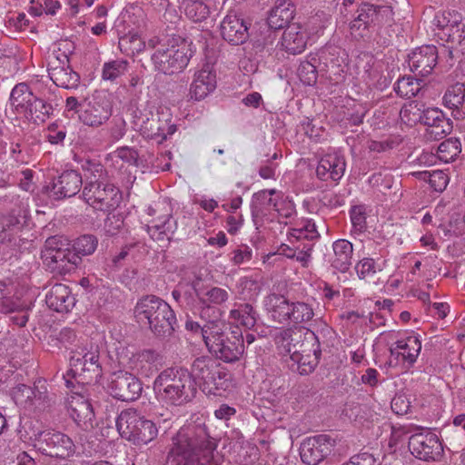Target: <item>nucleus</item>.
<instances>
[{
    "label": "nucleus",
    "mask_w": 465,
    "mask_h": 465,
    "mask_svg": "<svg viewBox=\"0 0 465 465\" xmlns=\"http://www.w3.org/2000/svg\"><path fill=\"white\" fill-rule=\"evenodd\" d=\"M274 213L283 218H290L295 213V206L292 201L288 199L279 197L277 198L276 203L273 204Z\"/></svg>",
    "instance_id": "63"
},
{
    "label": "nucleus",
    "mask_w": 465,
    "mask_h": 465,
    "mask_svg": "<svg viewBox=\"0 0 465 465\" xmlns=\"http://www.w3.org/2000/svg\"><path fill=\"white\" fill-rule=\"evenodd\" d=\"M288 240L290 242H313L320 237V233L316 229L315 223L312 220L302 221L297 227L291 229L288 232Z\"/></svg>",
    "instance_id": "39"
},
{
    "label": "nucleus",
    "mask_w": 465,
    "mask_h": 465,
    "mask_svg": "<svg viewBox=\"0 0 465 465\" xmlns=\"http://www.w3.org/2000/svg\"><path fill=\"white\" fill-rule=\"evenodd\" d=\"M301 337L300 330L284 329L276 335L275 343L281 353L291 356L294 350H298Z\"/></svg>",
    "instance_id": "42"
},
{
    "label": "nucleus",
    "mask_w": 465,
    "mask_h": 465,
    "mask_svg": "<svg viewBox=\"0 0 465 465\" xmlns=\"http://www.w3.org/2000/svg\"><path fill=\"white\" fill-rule=\"evenodd\" d=\"M429 183L436 192H442L449 183L448 175L440 170L433 171L429 174Z\"/></svg>",
    "instance_id": "62"
},
{
    "label": "nucleus",
    "mask_w": 465,
    "mask_h": 465,
    "mask_svg": "<svg viewBox=\"0 0 465 465\" xmlns=\"http://www.w3.org/2000/svg\"><path fill=\"white\" fill-rule=\"evenodd\" d=\"M112 114V95L104 91H97L83 103L78 111V119L84 125L99 128L109 121Z\"/></svg>",
    "instance_id": "12"
},
{
    "label": "nucleus",
    "mask_w": 465,
    "mask_h": 465,
    "mask_svg": "<svg viewBox=\"0 0 465 465\" xmlns=\"http://www.w3.org/2000/svg\"><path fill=\"white\" fill-rule=\"evenodd\" d=\"M124 225V218L121 214H108L104 223V232L107 236H114L120 232Z\"/></svg>",
    "instance_id": "59"
},
{
    "label": "nucleus",
    "mask_w": 465,
    "mask_h": 465,
    "mask_svg": "<svg viewBox=\"0 0 465 465\" xmlns=\"http://www.w3.org/2000/svg\"><path fill=\"white\" fill-rule=\"evenodd\" d=\"M462 21L461 15L457 11H442L438 12L432 21L435 35L439 37H445L446 32H450V29L460 24Z\"/></svg>",
    "instance_id": "40"
},
{
    "label": "nucleus",
    "mask_w": 465,
    "mask_h": 465,
    "mask_svg": "<svg viewBox=\"0 0 465 465\" xmlns=\"http://www.w3.org/2000/svg\"><path fill=\"white\" fill-rule=\"evenodd\" d=\"M184 14L191 21L199 23L209 16L210 10L203 1L191 0L185 4Z\"/></svg>",
    "instance_id": "51"
},
{
    "label": "nucleus",
    "mask_w": 465,
    "mask_h": 465,
    "mask_svg": "<svg viewBox=\"0 0 465 465\" xmlns=\"http://www.w3.org/2000/svg\"><path fill=\"white\" fill-rule=\"evenodd\" d=\"M35 94L25 83L15 85L10 94V104L18 114H23Z\"/></svg>",
    "instance_id": "44"
},
{
    "label": "nucleus",
    "mask_w": 465,
    "mask_h": 465,
    "mask_svg": "<svg viewBox=\"0 0 465 465\" xmlns=\"http://www.w3.org/2000/svg\"><path fill=\"white\" fill-rule=\"evenodd\" d=\"M74 377L82 378L83 382L89 383L102 376L97 349L78 348L70 357V370Z\"/></svg>",
    "instance_id": "15"
},
{
    "label": "nucleus",
    "mask_w": 465,
    "mask_h": 465,
    "mask_svg": "<svg viewBox=\"0 0 465 465\" xmlns=\"http://www.w3.org/2000/svg\"><path fill=\"white\" fill-rule=\"evenodd\" d=\"M320 59L324 60V64L328 70L333 74H340L344 72L347 66L344 63V58L340 57V54L336 48L327 47L321 52Z\"/></svg>",
    "instance_id": "46"
},
{
    "label": "nucleus",
    "mask_w": 465,
    "mask_h": 465,
    "mask_svg": "<svg viewBox=\"0 0 465 465\" xmlns=\"http://www.w3.org/2000/svg\"><path fill=\"white\" fill-rule=\"evenodd\" d=\"M438 60V51L434 45H422L409 54L408 64L416 75L425 77L435 67Z\"/></svg>",
    "instance_id": "25"
},
{
    "label": "nucleus",
    "mask_w": 465,
    "mask_h": 465,
    "mask_svg": "<svg viewBox=\"0 0 465 465\" xmlns=\"http://www.w3.org/2000/svg\"><path fill=\"white\" fill-rule=\"evenodd\" d=\"M248 29L245 20L233 11H230L220 25L223 38L232 45H242L248 40Z\"/></svg>",
    "instance_id": "24"
},
{
    "label": "nucleus",
    "mask_w": 465,
    "mask_h": 465,
    "mask_svg": "<svg viewBox=\"0 0 465 465\" xmlns=\"http://www.w3.org/2000/svg\"><path fill=\"white\" fill-rule=\"evenodd\" d=\"M411 401L405 394H396L391 402L392 411L397 415H404L411 410Z\"/></svg>",
    "instance_id": "60"
},
{
    "label": "nucleus",
    "mask_w": 465,
    "mask_h": 465,
    "mask_svg": "<svg viewBox=\"0 0 465 465\" xmlns=\"http://www.w3.org/2000/svg\"><path fill=\"white\" fill-rule=\"evenodd\" d=\"M67 243L63 242L56 237L46 240L45 248L42 251V259L46 267L54 273L64 275L74 271L81 258L74 252Z\"/></svg>",
    "instance_id": "11"
},
{
    "label": "nucleus",
    "mask_w": 465,
    "mask_h": 465,
    "mask_svg": "<svg viewBox=\"0 0 465 465\" xmlns=\"http://www.w3.org/2000/svg\"><path fill=\"white\" fill-rule=\"evenodd\" d=\"M119 45L121 50L132 54H139L146 47L148 48L147 43L143 42L136 34L122 37L119 41Z\"/></svg>",
    "instance_id": "55"
},
{
    "label": "nucleus",
    "mask_w": 465,
    "mask_h": 465,
    "mask_svg": "<svg viewBox=\"0 0 465 465\" xmlns=\"http://www.w3.org/2000/svg\"><path fill=\"white\" fill-rule=\"evenodd\" d=\"M67 406L71 418L77 425L85 429L92 426L94 413L87 398L82 394L74 393L68 399Z\"/></svg>",
    "instance_id": "32"
},
{
    "label": "nucleus",
    "mask_w": 465,
    "mask_h": 465,
    "mask_svg": "<svg viewBox=\"0 0 465 465\" xmlns=\"http://www.w3.org/2000/svg\"><path fill=\"white\" fill-rule=\"evenodd\" d=\"M409 450L413 456L425 461L436 460L443 452L440 439L430 431L411 435L409 439Z\"/></svg>",
    "instance_id": "20"
},
{
    "label": "nucleus",
    "mask_w": 465,
    "mask_h": 465,
    "mask_svg": "<svg viewBox=\"0 0 465 465\" xmlns=\"http://www.w3.org/2000/svg\"><path fill=\"white\" fill-rule=\"evenodd\" d=\"M268 316L275 322L303 323L311 321L314 312L311 305L303 302H291L284 295L270 293L263 300Z\"/></svg>",
    "instance_id": "9"
},
{
    "label": "nucleus",
    "mask_w": 465,
    "mask_h": 465,
    "mask_svg": "<svg viewBox=\"0 0 465 465\" xmlns=\"http://www.w3.org/2000/svg\"><path fill=\"white\" fill-rule=\"evenodd\" d=\"M116 428L123 438L137 445H146L158 435L155 423L144 419L134 409L124 410L119 414Z\"/></svg>",
    "instance_id": "10"
},
{
    "label": "nucleus",
    "mask_w": 465,
    "mask_h": 465,
    "mask_svg": "<svg viewBox=\"0 0 465 465\" xmlns=\"http://www.w3.org/2000/svg\"><path fill=\"white\" fill-rule=\"evenodd\" d=\"M461 152V143L458 138L450 137L442 143L438 147L437 156L444 163L454 161Z\"/></svg>",
    "instance_id": "47"
},
{
    "label": "nucleus",
    "mask_w": 465,
    "mask_h": 465,
    "mask_svg": "<svg viewBox=\"0 0 465 465\" xmlns=\"http://www.w3.org/2000/svg\"><path fill=\"white\" fill-rule=\"evenodd\" d=\"M45 302L57 312H68L74 307L76 300L67 285L56 283L47 292Z\"/></svg>",
    "instance_id": "31"
},
{
    "label": "nucleus",
    "mask_w": 465,
    "mask_h": 465,
    "mask_svg": "<svg viewBox=\"0 0 465 465\" xmlns=\"http://www.w3.org/2000/svg\"><path fill=\"white\" fill-rule=\"evenodd\" d=\"M154 106L150 102L139 104L133 114V123L141 134L157 143H163L176 131L172 124V115L167 109L159 108L153 112Z\"/></svg>",
    "instance_id": "6"
},
{
    "label": "nucleus",
    "mask_w": 465,
    "mask_h": 465,
    "mask_svg": "<svg viewBox=\"0 0 465 465\" xmlns=\"http://www.w3.org/2000/svg\"><path fill=\"white\" fill-rule=\"evenodd\" d=\"M53 111L51 104L34 95L23 114L29 121L39 124L45 123L52 115Z\"/></svg>",
    "instance_id": "38"
},
{
    "label": "nucleus",
    "mask_w": 465,
    "mask_h": 465,
    "mask_svg": "<svg viewBox=\"0 0 465 465\" xmlns=\"http://www.w3.org/2000/svg\"><path fill=\"white\" fill-rule=\"evenodd\" d=\"M66 131L64 126L59 127L57 124H51L47 128L46 139L52 144H62L65 139Z\"/></svg>",
    "instance_id": "64"
},
{
    "label": "nucleus",
    "mask_w": 465,
    "mask_h": 465,
    "mask_svg": "<svg viewBox=\"0 0 465 465\" xmlns=\"http://www.w3.org/2000/svg\"><path fill=\"white\" fill-rule=\"evenodd\" d=\"M276 195V190H262L253 194L252 200V213L253 217L264 218L272 216L274 214V206L278 196Z\"/></svg>",
    "instance_id": "35"
},
{
    "label": "nucleus",
    "mask_w": 465,
    "mask_h": 465,
    "mask_svg": "<svg viewBox=\"0 0 465 465\" xmlns=\"http://www.w3.org/2000/svg\"><path fill=\"white\" fill-rule=\"evenodd\" d=\"M128 67V62L124 59H116L104 64L102 70V79L104 81L114 82L117 78L125 74Z\"/></svg>",
    "instance_id": "50"
},
{
    "label": "nucleus",
    "mask_w": 465,
    "mask_h": 465,
    "mask_svg": "<svg viewBox=\"0 0 465 465\" xmlns=\"http://www.w3.org/2000/svg\"><path fill=\"white\" fill-rule=\"evenodd\" d=\"M345 158L339 153H328L319 161L316 174L322 181H339L345 173Z\"/></svg>",
    "instance_id": "29"
},
{
    "label": "nucleus",
    "mask_w": 465,
    "mask_h": 465,
    "mask_svg": "<svg viewBox=\"0 0 465 465\" xmlns=\"http://www.w3.org/2000/svg\"><path fill=\"white\" fill-rule=\"evenodd\" d=\"M41 381L35 385L29 405L42 411L51 406L52 398L49 396L46 387L44 384L39 385Z\"/></svg>",
    "instance_id": "54"
},
{
    "label": "nucleus",
    "mask_w": 465,
    "mask_h": 465,
    "mask_svg": "<svg viewBox=\"0 0 465 465\" xmlns=\"http://www.w3.org/2000/svg\"><path fill=\"white\" fill-rule=\"evenodd\" d=\"M147 45L148 48L155 49L151 56L154 70L164 74L182 72L193 54L192 43L181 37L153 36Z\"/></svg>",
    "instance_id": "3"
},
{
    "label": "nucleus",
    "mask_w": 465,
    "mask_h": 465,
    "mask_svg": "<svg viewBox=\"0 0 465 465\" xmlns=\"http://www.w3.org/2000/svg\"><path fill=\"white\" fill-rule=\"evenodd\" d=\"M216 88V74L209 65H204L194 74L190 85L191 99L201 101L207 97Z\"/></svg>",
    "instance_id": "30"
},
{
    "label": "nucleus",
    "mask_w": 465,
    "mask_h": 465,
    "mask_svg": "<svg viewBox=\"0 0 465 465\" xmlns=\"http://www.w3.org/2000/svg\"><path fill=\"white\" fill-rule=\"evenodd\" d=\"M108 389L114 398L123 401L136 400L143 391L139 379L134 374L124 371L112 374Z\"/></svg>",
    "instance_id": "19"
},
{
    "label": "nucleus",
    "mask_w": 465,
    "mask_h": 465,
    "mask_svg": "<svg viewBox=\"0 0 465 465\" xmlns=\"http://www.w3.org/2000/svg\"><path fill=\"white\" fill-rule=\"evenodd\" d=\"M29 217L28 204L23 201H20L8 214L0 215V240L10 242L12 234L27 224Z\"/></svg>",
    "instance_id": "23"
},
{
    "label": "nucleus",
    "mask_w": 465,
    "mask_h": 465,
    "mask_svg": "<svg viewBox=\"0 0 465 465\" xmlns=\"http://www.w3.org/2000/svg\"><path fill=\"white\" fill-rule=\"evenodd\" d=\"M98 245V240L94 235L84 234L78 237L73 245V252L77 253L78 256L91 255L94 252Z\"/></svg>",
    "instance_id": "53"
},
{
    "label": "nucleus",
    "mask_w": 465,
    "mask_h": 465,
    "mask_svg": "<svg viewBox=\"0 0 465 465\" xmlns=\"http://www.w3.org/2000/svg\"><path fill=\"white\" fill-rule=\"evenodd\" d=\"M439 40L449 44V54L452 55V49L465 48V25L462 24H457L450 29V32H446L445 37H439Z\"/></svg>",
    "instance_id": "45"
},
{
    "label": "nucleus",
    "mask_w": 465,
    "mask_h": 465,
    "mask_svg": "<svg viewBox=\"0 0 465 465\" xmlns=\"http://www.w3.org/2000/svg\"><path fill=\"white\" fill-rule=\"evenodd\" d=\"M256 312L250 303H240L230 312V319L237 325L247 329L252 328L256 323Z\"/></svg>",
    "instance_id": "41"
},
{
    "label": "nucleus",
    "mask_w": 465,
    "mask_h": 465,
    "mask_svg": "<svg viewBox=\"0 0 465 465\" xmlns=\"http://www.w3.org/2000/svg\"><path fill=\"white\" fill-rule=\"evenodd\" d=\"M331 266L341 272H346L352 264L353 245L346 239H339L332 243Z\"/></svg>",
    "instance_id": "33"
},
{
    "label": "nucleus",
    "mask_w": 465,
    "mask_h": 465,
    "mask_svg": "<svg viewBox=\"0 0 465 465\" xmlns=\"http://www.w3.org/2000/svg\"><path fill=\"white\" fill-rule=\"evenodd\" d=\"M134 315L138 322L148 325L157 337L172 335L177 326L171 306L154 295L141 298L134 308Z\"/></svg>",
    "instance_id": "5"
},
{
    "label": "nucleus",
    "mask_w": 465,
    "mask_h": 465,
    "mask_svg": "<svg viewBox=\"0 0 465 465\" xmlns=\"http://www.w3.org/2000/svg\"><path fill=\"white\" fill-rule=\"evenodd\" d=\"M421 350V342L415 336H407L400 339L390 346V367L399 368L401 371L411 368L417 361Z\"/></svg>",
    "instance_id": "17"
},
{
    "label": "nucleus",
    "mask_w": 465,
    "mask_h": 465,
    "mask_svg": "<svg viewBox=\"0 0 465 465\" xmlns=\"http://www.w3.org/2000/svg\"><path fill=\"white\" fill-rule=\"evenodd\" d=\"M237 290L242 300H255L261 291L259 282L252 277H242L237 283Z\"/></svg>",
    "instance_id": "52"
},
{
    "label": "nucleus",
    "mask_w": 465,
    "mask_h": 465,
    "mask_svg": "<svg viewBox=\"0 0 465 465\" xmlns=\"http://www.w3.org/2000/svg\"><path fill=\"white\" fill-rule=\"evenodd\" d=\"M189 372L195 387L199 386L205 394H220L231 391L234 386L232 374L208 356L196 358Z\"/></svg>",
    "instance_id": "7"
},
{
    "label": "nucleus",
    "mask_w": 465,
    "mask_h": 465,
    "mask_svg": "<svg viewBox=\"0 0 465 465\" xmlns=\"http://www.w3.org/2000/svg\"><path fill=\"white\" fill-rule=\"evenodd\" d=\"M193 289L196 297V309L203 317L209 311L220 306L229 300L226 289L213 285H203L200 281L193 282Z\"/></svg>",
    "instance_id": "21"
},
{
    "label": "nucleus",
    "mask_w": 465,
    "mask_h": 465,
    "mask_svg": "<svg viewBox=\"0 0 465 465\" xmlns=\"http://www.w3.org/2000/svg\"><path fill=\"white\" fill-rule=\"evenodd\" d=\"M56 62L48 64V74L54 84L62 88H75L79 83V75L67 64L55 65Z\"/></svg>",
    "instance_id": "37"
},
{
    "label": "nucleus",
    "mask_w": 465,
    "mask_h": 465,
    "mask_svg": "<svg viewBox=\"0 0 465 465\" xmlns=\"http://www.w3.org/2000/svg\"><path fill=\"white\" fill-rule=\"evenodd\" d=\"M294 6L291 1L277 0L274 6L269 11L267 23L274 30L283 28L294 16Z\"/></svg>",
    "instance_id": "34"
},
{
    "label": "nucleus",
    "mask_w": 465,
    "mask_h": 465,
    "mask_svg": "<svg viewBox=\"0 0 465 465\" xmlns=\"http://www.w3.org/2000/svg\"><path fill=\"white\" fill-rule=\"evenodd\" d=\"M333 447L334 440L326 434L308 438L301 445V459L307 465H317L331 452Z\"/></svg>",
    "instance_id": "22"
},
{
    "label": "nucleus",
    "mask_w": 465,
    "mask_h": 465,
    "mask_svg": "<svg viewBox=\"0 0 465 465\" xmlns=\"http://www.w3.org/2000/svg\"><path fill=\"white\" fill-rule=\"evenodd\" d=\"M215 440L210 437L203 423L192 422L183 426L173 439L167 465H219L214 454Z\"/></svg>",
    "instance_id": "1"
},
{
    "label": "nucleus",
    "mask_w": 465,
    "mask_h": 465,
    "mask_svg": "<svg viewBox=\"0 0 465 465\" xmlns=\"http://www.w3.org/2000/svg\"><path fill=\"white\" fill-rule=\"evenodd\" d=\"M424 108L423 104L418 101H411L402 106L400 112V117L401 121L408 125L421 123Z\"/></svg>",
    "instance_id": "48"
},
{
    "label": "nucleus",
    "mask_w": 465,
    "mask_h": 465,
    "mask_svg": "<svg viewBox=\"0 0 465 465\" xmlns=\"http://www.w3.org/2000/svg\"><path fill=\"white\" fill-rule=\"evenodd\" d=\"M420 89V81L411 76H404L399 79L394 86L397 94L406 99L415 96Z\"/></svg>",
    "instance_id": "49"
},
{
    "label": "nucleus",
    "mask_w": 465,
    "mask_h": 465,
    "mask_svg": "<svg viewBox=\"0 0 465 465\" xmlns=\"http://www.w3.org/2000/svg\"><path fill=\"white\" fill-rule=\"evenodd\" d=\"M350 217L352 225L351 232L354 234L362 233L367 227L365 207L362 205L353 206L350 211Z\"/></svg>",
    "instance_id": "56"
},
{
    "label": "nucleus",
    "mask_w": 465,
    "mask_h": 465,
    "mask_svg": "<svg viewBox=\"0 0 465 465\" xmlns=\"http://www.w3.org/2000/svg\"><path fill=\"white\" fill-rule=\"evenodd\" d=\"M151 216L156 215L146 225V231L153 241L169 242L177 229V222L173 218L170 206L164 202H157L147 209Z\"/></svg>",
    "instance_id": "16"
},
{
    "label": "nucleus",
    "mask_w": 465,
    "mask_h": 465,
    "mask_svg": "<svg viewBox=\"0 0 465 465\" xmlns=\"http://www.w3.org/2000/svg\"><path fill=\"white\" fill-rule=\"evenodd\" d=\"M128 363L133 371L150 377L163 365V358L156 350L145 349L134 353Z\"/></svg>",
    "instance_id": "27"
},
{
    "label": "nucleus",
    "mask_w": 465,
    "mask_h": 465,
    "mask_svg": "<svg viewBox=\"0 0 465 465\" xmlns=\"http://www.w3.org/2000/svg\"><path fill=\"white\" fill-rule=\"evenodd\" d=\"M31 439L35 441V447L50 457L66 459L75 452L73 440L67 435L59 431L43 430L34 432Z\"/></svg>",
    "instance_id": "14"
},
{
    "label": "nucleus",
    "mask_w": 465,
    "mask_h": 465,
    "mask_svg": "<svg viewBox=\"0 0 465 465\" xmlns=\"http://www.w3.org/2000/svg\"><path fill=\"white\" fill-rule=\"evenodd\" d=\"M355 271L360 279H366L375 272V262L372 258H363L355 265Z\"/></svg>",
    "instance_id": "61"
},
{
    "label": "nucleus",
    "mask_w": 465,
    "mask_h": 465,
    "mask_svg": "<svg viewBox=\"0 0 465 465\" xmlns=\"http://www.w3.org/2000/svg\"><path fill=\"white\" fill-rule=\"evenodd\" d=\"M421 124L427 126V135L430 139L440 140L452 130L451 121L436 107L424 108Z\"/></svg>",
    "instance_id": "28"
},
{
    "label": "nucleus",
    "mask_w": 465,
    "mask_h": 465,
    "mask_svg": "<svg viewBox=\"0 0 465 465\" xmlns=\"http://www.w3.org/2000/svg\"><path fill=\"white\" fill-rule=\"evenodd\" d=\"M465 102V84L456 83L450 85L442 97V103L445 107L452 110V116L460 120L465 117V112L461 109Z\"/></svg>",
    "instance_id": "36"
},
{
    "label": "nucleus",
    "mask_w": 465,
    "mask_h": 465,
    "mask_svg": "<svg viewBox=\"0 0 465 465\" xmlns=\"http://www.w3.org/2000/svg\"><path fill=\"white\" fill-rule=\"evenodd\" d=\"M226 324L220 321L205 330V345L209 351L224 362L238 361L244 352V339L241 330L227 331Z\"/></svg>",
    "instance_id": "8"
},
{
    "label": "nucleus",
    "mask_w": 465,
    "mask_h": 465,
    "mask_svg": "<svg viewBox=\"0 0 465 465\" xmlns=\"http://www.w3.org/2000/svg\"><path fill=\"white\" fill-rule=\"evenodd\" d=\"M294 246L293 259L302 263V266H307L312 258V252L314 246L313 242H290Z\"/></svg>",
    "instance_id": "57"
},
{
    "label": "nucleus",
    "mask_w": 465,
    "mask_h": 465,
    "mask_svg": "<svg viewBox=\"0 0 465 465\" xmlns=\"http://www.w3.org/2000/svg\"><path fill=\"white\" fill-rule=\"evenodd\" d=\"M85 183L82 198L95 210L109 212L114 210L121 203L120 190L106 181L105 171L102 164L87 162Z\"/></svg>",
    "instance_id": "4"
},
{
    "label": "nucleus",
    "mask_w": 465,
    "mask_h": 465,
    "mask_svg": "<svg viewBox=\"0 0 465 465\" xmlns=\"http://www.w3.org/2000/svg\"><path fill=\"white\" fill-rule=\"evenodd\" d=\"M318 21L319 17L316 15L309 19L306 26L297 23L288 25L282 36V48L291 54L302 53L307 46L309 35L318 34L324 27V25H322L318 29L309 31L308 26L316 25Z\"/></svg>",
    "instance_id": "18"
},
{
    "label": "nucleus",
    "mask_w": 465,
    "mask_h": 465,
    "mask_svg": "<svg viewBox=\"0 0 465 465\" xmlns=\"http://www.w3.org/2000/svg\"><path fill=\"white\" fill-rule=\"evenodd\" d=\"M157 401L168 406H183L196 396L197 388L189 371L182 367H171L162 371L153 383Z\"/></svg>",
    "instance_id": "2"
},
{
    "label": "nucleus",
    "mask_w": 465,
    "mask_h": 465,
    "mask_svg": "<svg viewBox=\"0 0 465 465\" xmlns=\"http://www.w3.org/2000/svg\"><path fill=\"white\" fill-rule=\"evenodd\" d=\"M83 185V178L81 174L74 171L69 170L61 173L54 180L51 187H47L49 196L55 200H61L66 197L74 196L79 193Z\"/></svg>",
    "instance_id": "26"
},
{
    "label": "nucleus",
    "mask_w": 465,
    "mask_h": 465,
    "mask_svg": "<svg viewBox=\"0 0 465 465\" xmlns=\"http://www.w3.org/2000/svg\"><path fill=\"white\" fill-rule=\"evenodd\" d=\"M300 80L306 85H313L318 77L316 65L309 61L301 63L298 68Z\"/></svg>",
    "instance_id": "58"
},
{
    "label": "nucleus",
    "mask_w": 465,
    "mask_h": 465,
    "mask_svg": "<svg viewBox=\"0 0 465 465\" xmlns=\"http://www.w3.org/2000/svg\"><path fill=\"white\" fill-rule=\"evenodd\" d=\"M290 368L298 371L301 375H308L312 372L318 363L317 358L310 353L302 354L294 350L290 356Z\"/></svg>",
    "instance_id": "43"
},
{
    "label": "nucleus",
    "mask_w": 465,
    "mask_h": 465,
    "mask_svg": "<svg viewBox=\"0 0 465 465\" xmlns=\"http://www.w3.org/2000/svg\"><path fill=\"white\" fill-rule=\"evenodd\" d=\"M391 14L390 6L362 2L357 8L353 19L350 23L351 35L364 37L370 29L384 22Z\"/></svg>",
    "instance_id": "13"
}]
</instances>
